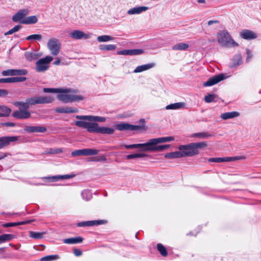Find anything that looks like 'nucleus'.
<instances>
[{
	"instance_id": "ddd939ff",
	"label": "nucleus",
	"mask_w": 261,
	"mask_h": 261,
	"mask_svg": "<svg viewBox=\"0 0 261 261\" xmlns=\"http://www.w3.org/2000/svg\"><path fill=\"white\" fill-rule=\"evenodd\" d=\"M69 36L71 38L76 40H80L82 39H87L91 37L90 34H86L84 32L79 30H73L72 32L70 33Z\"/></svg>"
},
{
	"instance_id": "9b49d317",
	"label": "nucleus",
	"mask_w": 261,
	"mask_h": 261,
	"mask_svg": "<svg viewBox=\"0 0 261 261\" xmlns=\"http://www.w3.org/2000/svg\"><path fill=\"white\" fill-rule=\"evenodd\" d=\"M170 147V145H150V141L146 143V148L144 149L146 151H161Z\"/></svg>"
},
{
	"instance_id": "412c9836",
	"label": "nucleus",
	"mask_w": 261,
	"mask_h": 261,
	"mask_svg": "<svg viewBox=\"0 0 261 261\" xmlns=\"http://www.w3.org/2000/svg\"><path fill=\"white\" fill-rule=\"evenodd\" d=\"M213 136V135L208 132L196 133L191 135V137L196 138L198 139H208Z\"/></svg>"
},
{
	"instance_id": "6e6d98bb",
	"label": "nucleus",
	"mask_w": 261,
	"mask_h": 261,
	"mask_svg": "<svg viewBox=\"0 0 261 261\" xmlns=\"http://www.w3.org/2000/svg\"><path fill=\"white\" fill-rule=\"evenodd\" d=\"M59 88H43V91L45 93H58Z\"/></svg>"
},
{
	"instance_id": "9d476101",
	"label": "nucleus",
	"mask_w": 261,
	"mask_h": 261,
	"mask_svg": "<svg viewBox=\"0 0 261 261\" xmlns=\"http://www.w3.org/2000/svg\"><path fill=\"white\" fill-rule=\"evenodd\" d=\"M75 118L80 119V121H85L90 122H105L106 120L103 117L92 115H76Z\"/></svg>"
},
{
	"instance_id": "4d7b16f0",
	"label": "nucleus",
	"mask_w": 261,
	"mask_h": 261,
	"mask_svg": "<svg viewBox=\"0 0 261 261\" xmlns=\"http://www.w3.org/2000/svg\"><path fill=\"white\" fill-rule=\"evenodd\" d=\"M208 161L210 162L221 163L224 162V158H210Z\"/></svg>"
},
{
	"instance_id": "58836bf2",
	"label": "nucleus",
	"mask_w": 261,
	"mask_h": 261,
	"mask_svg": "<svg viewBox=\"0 0 261 261\" xmlns=\"http://www.w3.org/2000/svg\"><path fill=\"white\" fill-rule=\"evenodd\" d=\"M99 48L101 50H113L116 49V46L113 44H101Z\"/></svg>"
},
{
	"instance_id": "1a4fd4ad",
	"label": "nucleus",
	"mask_w": 261,
	"mask_h": 261,
	"mask_svg": "<svg viewBox=\"0 0 261 261\" xmlns=\"http://www.w3.org/2000/svg\"><path fill=\"white\" fill-rule=\"evenodd\" d=\"M19 109L15 111L12 114L13 117L19 119H26L31 117V113L29 111V108H23L18 107Z\"/></svg>"
},
{
	"instance_id": "72a5a7b5",
	"label": "nucleus",
	"mask_w": 261,
	"mask_h": 261,
	"mask_svg": "<svg viewBox=\"0 0 261 261\" xmlns=\"http://www.w3.org/2000/svg\"><path fill=\"white\" fill-rule=\"evenodd\" d=\"M188 47L189 45L188 44L181 42L173 45L172 47V49L173 50H186Z\"/></svg>"
},
{
	"instance_id": "37998d69",
	"label": "nucleus",
	"mask_w": 261,
	"mask_h": 261,
	"mask_svg": "<svg viewBox=\"0 0 261 261\" xmlns=\"http://www.w3.org/2000/svg\"><path fill=\"white\" fill-rule=\"evenodd\" d=\"M193 143L196 151H199V149H202L207 146V143L206 142H200Z\"/></svg>"
},
{
	"instance_id": "052dcab7",
	"label": "nucleus",
	"mask_w": 261,
	"mask_h": 261,
	"mask_svg": "<svg viewBox=\"0 0 261 261\" xmlns=\"http://www.w3.org/2000/svg\"><path fill=\"white\" fill-rule=\"evenodd\" d=\"M130 49H125L121 51H118L117 52L118 55H130Z\"/></svg>"
},
{
	"instance_id": "c756f323",
	"label": "nucleus",
	"mask_w": 261,
	"mask_h": 261,
	"mask_svg": "<svg viewBox=\"0 0 261 261\" xmlns=\"http://www.w3.org/2000/svg\"><path fill=\"white\" fill-rule=\"evenodd\" d=\"M166 158L168 159H175V158H180L183 157L181 151H176L170 153H168L165 155Z\"/></svg>"
},
{
	"instance_id": "dca6fc26",
	"label": "nucleus",
	"mask_w": 261,
	"mask_h": 261,
	"mask_svg": "<svg viewBox=\"0 0 261 261\" xmlns=\"http://www.w3.org/2000/svg\"><path fill=\"white\" fill-rule=\"evenodd\" d=\"M24 130L29 133H44L47 130L46 127L42 125L25 126Z\"/></svg>"
},
{
	"instance_id": "79ce46f5",
	"label": "nucleus",
	"mask_w": 261,
	"mask_h": 261,
	"mask_svg": "<svg viewBox=\"0 0 261 261\" xmlns=\"http://www.w3.org/2000/svg\"><path fill=\"white\" fill-rule=\"evenodd\" d=\"M157 248L160 253L163 256L167 255V251L166 248L161 244H158L157 245Z\"/></svg>"
},
{
	"instance_id": "a19ab883",
	"label": "nucleus",
	"mask_w": 261,
	"mask_h": 261,
	"mask_svg": "<svg viewBox=\"0 0 261 261\" xmlns=\"http://www.w3.org/2000/svg\"><path fill=\"white\" fill-rule=\"evenodd\" d=\"M42 39V36L40 34H33L28 36L26 38L27 40H35V41H41Z\"/></svg>"
},
{
	"instance_id": "5701e85b",
	"label": "nucleus",
	"mask_w": 261,
	"mask_h": 261,
	"mask_svg": "<svg viewBox=\"0 0 261 261\" xmlns=\"http://www.w3.org/2000/svg\"><path fill=\"white\" fill-rule=\"evenodd\" d=\"M155 64L153 63H149L147 64H144L140 66H137L135 69L134 70V73H139L144 71H146L150 68H153Z\"/></svg>"
},
{
	"instance_id": "2f4dec72",
	"label": "nucleus",
	"mask_w": 261,
	"mask_h": 261,
	"mask_svg": "<svg viewBox=\"0 0 261 261\" xmlns=\"http://www.w3.org/2000/svg\"><path fill=\"white\" fill-rule=\"evenodd\" d=\"M124 147L126 149L141 148V151H146V150H144V149L146 148V143L131 145H125Z\"/></svg>"
},
{
	"instance_id": "603ef678",
	"label": "nucleus",
	"mask_w": 261,
	"mask_h": 261,
	"mask_svg": "<svg viewBox=\"0 0 261 261\" xmlns=\"http://www.w3.org/2000/svg\"><path fill=\"white\" fill-rule=\"evenodd\" d=\"M244 159V157L238 156H234V157H225L224 158V162H231V161H234L238 160H242Z\"/></svg>"
},
{
	"instance_id": "5fc2aeb1",
	"label": "nucleus",
	"mask_w": 261,
	"mask_h": 261,
	"mask_svg": "<svg viewBox=\"0 0 261 261\" xmlns=\"http://www.w3.org/2000/svg\"><path fill=\"white\" fill-rule=\"evenodd\" d=\"M14 78L7 77L0 79V83H14Z\"/></svg>"
},
{
	"instance_id": "e2e57ef3",
	"label": "nucleus",
	"mask_w": 261,
	"mask_h": 261,
	"mask_svg": "<svg viewBox=\"0 0 261 261\" xmlns=\"http://www.w3.org/2000/svg\"><path fill=\"white\" fill-rule=\"evenodd\" d=\"M247 53V57H246V61L248 62L252 57V54L250 50L247 49L246 50Z\"/></svg>"
},
{
	"instance_id": "de8ad7c7",
	"label": "nucleus",
	"mask_w": 261,
	"mask_h": 261,
	"mask_svg": "<svg viewBox=\"0 0 261 261\" xmlns=\"http://www.w3.org/2000/svg\"><path fill=\"white\" fill-rule=\"evenodd\" d=\"M146 156V154L144 153H135V154H128L126 155V158L128 160L129 159H133L135 158H143Z\"/></svg>"
},
{
	"instance_id": "7c9ffc66",
	"label": "nucleus",
	"mask_w": 261,
	"mask_h": 261,
	"mask_svg": "<svg viewBox=\"0 0 261 261\" xmlns=\"http://www.w3.org/2000/svg\"><path fill=\"white\" fill-rule=\"evenodd\" d=\"M0 112V117H8L11 112V109L6 106H2Z\"/></svg>"
},
{
	"instance_id": "13d9d810",
	"label": "nucleus",
	"mask_w": 261,
	"mask_h": 261,
	"mask_svg": "<svg viewBox=\"0 0 261 261\" xmlns=\"http://www.w3.org/2000/svg\"><path fill=\"white\" fill-rule=\"evenodd\" d=\"M73 156L84 155L83 149L76 150L71 153Z\"/></svg>"
},
{
	"instance_id": "f257e3e1",
	"label": "nucleus",
	"mask_w": 261,
	"mask_h": 261,
	"mask_svg": "<svg viewBox=\"0 0 261 261\" xmlns=\"http://www.w3.org/2000/svg\"><path fill=\"white\" fill-rule=\"evenodd\" d=\"M76 126L84 128L90 133H97L102 134L111 135L114 133V129L108 127L99 126L96 122H90L85 121H76Z\"/></svg>"
},
{
	"instance_id": "a211bd4d",
	"label": "nucleus",
	"mask_w": 261,
	"mask_h": 261,
	"mask_svg": "<svg viewBox=\"0 0 261 261\" xmlns=\"http://www.w3.org/2000/svg\"><path fill=\"white\" fill-rule=\"evenodd\" d=\"M174 140V137L170 136L166 137H161L158 138H154L150 139L149 141H150V145H157L159 143L170 142Z\"/></svg>"
},
{
	"instance_id": "cd10ccee",
	"label": "nucleus",
	"mask_w": 261,
	"mask_h": 261,
	"mask_svg": "<svg viewBox=\"0 0 261 261\" xmlns=\"http://www.w3.org/2000/svg\"><path fill=\"white\" fill-rule=\"evenodd\" d=\"M74 174H66L63 175H56L51 177H45L46 178L51 179L53 181H56L60 179H66L73 177Z\"/></svg>"
},
{
	"instance_id": "69168bd1",
	"label": "nucleus",
	"mask_w": 261,
	"mask_h": 261,
	"mask_svg": "<svg viewBox=\"0 0 261 261\" xmlns=\"http://www.w3.org/2000/svg\"><path fill=\"white\" fill-rule=\"evenodd\" d=\"M74 254L76 256H79L82 255V252L80 249H75L73 250Z\"/></svg>"
},
{
	"instance_id": "7ed1b4c3",
	"label": "nucleus",
	"mask_w": 261,
	"mask_h": 261,
	"mask_svg": "<svg viewBox=\"0 0 261 261\" xmlns=\"http://www.w3.org/2000/svg\"><path fill=\"white\" fill-rule=\"evenodd\" d=\"M76 92L75 90L70 89L59 88L57 98L64 103L83 100V96L76 95Z\"/></svg>"
},
{
	"instance_id": "2eb2a0df",
	"label": "nucleus",
	"mask_w": 261,
	"mask_h": 261,
	"mask_svg": "<svg viewBox=\"0 0 261 261\" xmlns=\"http://www.w3.org/2000/svg\"><path fill=\"white\" fill-rule=\"evenodd\" d=\"M18 137L8 136L0 137V149L8 146L10 142L18 140Z\"/></svg>"
},
{
	"instance_id": "b1692460",
	"label": "nucleus",
	"mask_w": 261,
	"mask_h": 261,
	"mask_svg": "<svg viewBox=\"0 0 261 261\" xmlns=\"http://www.w3.org/2000/svg\"><path fill=\"white\" fill-rule=\"evenodd\" d=\"M240 116V113L236 111L226 112L221 115V118L223 120H227L229 119L237 117Z\"/></svg>"
},
{
	"instance_id": "4468645a",
	"label": "nucleus",
	"mask_w": 261,
	"mask_h": 261,
	"mask_svg": "<svg viewBox=\"0 0 261 261\" xmlns=\"http://www.w3.org/2000/svg\"><path fill=\"white\" fill-rule=\"evenodd\" d=\"M29 13V11L27 9H20L13 16L12 19L14 22H18L21 23V21L23 20L25 16H27Z\"/></svg>"
},
{
	"instance_id": "680f3d73",
	"label": "nucleus",
	"mask_w": 261,
	"mask_h": 261,
	"mask_svg": "<svg viewBox=\"0 0 261 261\" xmlns=\"http://www.w3.org/2000/svg\"><path fill=\"white\" fill-rule=\"evenodd\" d=\"M9 92L8 90L3 89H0V97H5L7 96Z\"/></svg>"
},
{
	"instance_id": "473e14b6",
	"label": "nucleus",
	"mask_w": 261,
	"mask_h": 261,
	"mask_svg": "<svg viewBox=\"0 0 261 261\" xmlns=\"http://www.w3.org/2000/svg\"><path fill=\"white\" fill-rule=\"evenodd\" d=\"M46 231L43 232H34V231H30L29 236L33 239H40L43 237V236L46 234Z\"/></svg>"
},
{
	"instance_id": "0eeeda50",
	"label": "nucleus",
	"mask_w": 261,
	"mask_h": 261,
	"mask_svg": "<svg viewBox=\"0 0 261 261\" xmlns=\"http://www.w3.org/2000/svg\"><path fill=\"white\" fill-rule=\"evenodd\" d=\"M53 58L50 56L39 60L36 63V70L39 72L46 71L49 67V63L52 61Z\"/></svg>"
},
{
	"instance_id": "864d4df0",
	"label": "nucleus",
	"mask_w": 261,
	"mask_h": 261,
	"mask_svg": "<svg viewBox=\"0 0 261 261\" xmlns=\"http://www.w3.org/2000/svg\"><path fill=\"white\" fill-rule=\"evenodd\" d=\"M2 74L3 76H14V69L3 70Z\"/></svg>"
},
{
	"instance_id": "f03ea898",
	"label": "nucleus",
	"mask_w": 261,
	"mask_h": 261,
	"mask_svg": "<svg viewBox=\"0 0 261 261\" xmlns=\"http://www.w3.org/2000/svg\"><path fill=\"white\" fill-rule=\"evenodd\" d=\"M55 98L52 96H33L27 98L25 102L16 101L14 105L16 107H21L23 108H30V106L37 104H46L51 103Z\"/></svg>"
},
{
	"instance_id": "c85d7f7f",
	"label": "nucleus",
	"mask_w": 261,
	"mask_h": 261,
	"mask_svg": "<svg viewBox=\"0 0 261 261\" xmlns=\"http://www.w3.org/2000/svg\"><path fill=\"white\" fill-rule=\"evenodd\" d=\"M38 21V18L36 16H30L25 17L21 21L22 24H34Z\"/></svg>"
},
{
	"instance_id": "20e7f679",
	"label": "nucleus",
	"mask_w": 261,
	"mask_h": 261,
	"mask_svg": "<svg viewBox=\"0 0 261 261\" xmlns=\"http://www.w3.org/2000/svg\"><path fill=\"white\" fill-rule=\"evenodd\" d=\"M217 40L220 45L224 47H236L238 43L234 41L229 34L225 31L217 34Z\"/></svg>"
},
{
	"instance_id": "bb28decb",
	"label": "nucleus",
	"mask_w": 261,
	"mask_h": 261,
	"mask_svg": "<svg viewBox=\"0 0 261 261\" xmlns=\"http://www.w3.org/2000/svg\"><path fill=\"white\" fill-rule=\"evenodd\" d=\"M83 240V239L82 237H78L76 238H71L64 239L63 240V242L64 243L67 244H77L81 243Z\"/></svg>"
},
{
	"instance_id": "f8f14e48",
	"label": "nucleus",
	"mask_w": 261,
	"mask_h": 261,
	"mask_svg": "<svg viewBox=\"0 0 261 261\" xmlns=\"http://www.w3.org/2000/svg\"><path fill=\"white\" fill-rule=\"evenodd\" d=\"M225 76L223 74H219L216 75L210 78L206 82L204 83L203 86L204 87H208L213 86L219 82L225 79Z\"/></svg>"
},
{
	"instance_id": "423d86ee",
	"label": "nucleus",
	"mask_w": 261,
	"mask_h": 261,
	"mask_svg": "<svg viewBox=\"0 0 261 261\" xmlns=\"http://www.w3.org/2000/svg\"><path fill=\"white\" fill-rule=\"evenodd\" d=\"M179 150L181 151L183 157L192 156L199 154V151H196L193 143L187 145H180L178 147Z\"/></svg>"
},
{
	"instance_id": "aec40b11",
	"label": "nucleus",
	"mask_w": 261,
	"mask_h": 261,
	"mask_svg": "<svg viewBox=\"0 0 261 261\" xmlns=\"http://www.w3.org/2000/svg\"><path fill=\"white\" fill-rule=\"evenodd\" d=\"M103 220H92L88 221H83L79 222L77 224L79 227L91 226L94 225H98L103 223Z\"/></svg>"
},
{
	"instance_id": "3c124183",
	"label": "nucleus",
	"mask_w": 261,
	"mask_h": 261,
	"mask_svg": "<svg viewBox=\"0 0 261 261\" xmlns=\"http://www.w3.org/2000/svg\"><path fill=\"white\" fill-rule=\"evenodd\" d=\"M82 195L83 199L88 200L92 197L91 193L88 190H85L82 192Z\"/></svg>"
},
{
	"instance_id": "0e129e2a",
	"label": "nucleus",
	"mask_w": 261,
	"mask_h": 261,
	"mask_svg": "<svg viewBox=\"0 0 261 261\" xmlns=\"http://www.w3.org/2000/svg\"><path fill=\"white\" fill-rule=\"evenodd\" d=\"M2 126L14 127L15 126V124L13 122H4L1 123Z\"/></svg>"
},
{
	"instance_id": "a878e982",
	"label": "nucleus",
	"mask_w": 261,
	"mask_h": 261,
	"mask_svg": "<svg viewBox=\"0 0 261 261\" xmlns=\"http://www.w3.org/2000/svg\"><path fill=\"white\" fill-rule=\"evenodd\" d=\"M185 106V103L182 102H176L172 103L166 106V110H178L184 108Z\"/></svg>"
},
{
	"instance_id": "c03bdc74",
	"label": "nucleus",
	"mask_w": 261,
	"mask_h": 261,
	"mask_svg": "<svg viewBox=\"0 0 261 261\" xmlns=\"http://www.w3.org/2000/svg\"><path fill=\"white\" fill-rule=\"evenodd\" d=\"M27 70L24 69H14V76L15 75H25L28 74Z\"/></svg>"
},
{
	"instance_id": "6e6552de",
	"label": "nucleus",
	"mask_w": 261,
	"mask_h": 261,
	"mask_svg": "<svg viewBox=\"0 0 261 261\" xmlns=\"http://www.w3.org/2000/svg\"><path fill=\"white\" fill-rule=\"evenodd\" d=\"M47 47L53 55L57 56L59 53L61 44L57 39L51 38L48 41Z\"/></svg>"
},
{
	"instance_id": "39448f33",
	"label": "nucleus",
	"mask_w": 261,
	"mask_h": 261,
	"mask_svg": "<svg viewBox=\"0 0 261 261\" xmlns=\"http://www.w3.org/2000/svg\"><path fill=\"white\" fill-rule=\"evenodd\" d=\"M115 128L120 131L129 130L136 132L140 130H146L145 125H136L126 122H121L114 125Z\"/></svg>"
},
{
	"instance_id": "4be33fe9",
	"label": "nucleus",
	"mask_w": 261,
	"mask_h": 261,
	"mask_svg": "<svg viewBox=\"0 0 261 261\" xmlns=\"http://www.w3.org/2000/svg\"><path fill=\"white\" fill-rule=\"evenodd\" d=\"M242 63V56L240 54H238L233 56L232 59L231 63L229 67L230 68H234L240 65Z\"/></svg>"
},
{
	"instance_id": "ea45409f",
	"label": "nucleus",
	"mask_w": 261,
	"mask_h": 261,
	"mask_svg": "<svg viewBox=\"0 0 261 261\" xmlns=\"http://www.w3.org/2000/svg\"><path fill=\"white\" fill-rule=\"evenodd\" d=\"M59 258L58 255H49L44 256L40 259V261H52Z\"/></svg>"
},
{
	"instance_id": "4c0bfd02",
	"label": "nucleus",
	"mask_w": 261,
	"mask_h": 261,
	"mask_svg": "<svg viewBox=\"0 0 261 261\" xmlns=\"http://www.w3.org/2000/svg\"><path fill=\"white\" fill-rule=\"evenodd\" d=\"M84 156L95 155L98 154V150L95 149L86 148L83 149Z\"/></svg>"
},
{
	"instance_id": "393cba45",
	"label": "nucleus",
	"mask_w": 261,
	"mask_h": 261,
	"mask_svg": "<svg viewBox=\"0 0 261 261\" xmlns=\"http://www.w3.org/2000/svg\"><path fill=\"white\" fill-rule=\"evenodd\" d=\"M56 111L58 113H77L78 110L72 107L57 108Z\"/></svg>"
},
{
	"instance_id": "f3484780",
	"label": "nucleus",
	"mask_w": 261,
	"mask_h": 261,
	"mask_svg": "<svg viewBox=\"0 0 261 261\" xmlns=\"http://www.w3.org/2000/svg\"><path fill=\"white\" fill-rule=\"evenodd\" d=\"M240 36L244 39L252 40L256 39L257 35L252 31L249 30H243L240 33Z\"/></svg>"
},
{
	"instance_id": "bf43d9fd",
	"label": "nucleus",
	"mask_w": 261,
	"mask_h": 261,
	"mask_svg": "<svg viewBox=\"0 0 261 261\" xmlns=\"http://www.w3.org/2000/svg\"><path fill=\"white\" fill-rule=\"evenodd\" d=\"M13 78L14 83L22 82L27 80V78L24 76L13 77Z\"/></svg>"
},
{
	"instance_id": "f704fd0d",
	"label": "nucleus",
	"mask_w": 261,
	"mask_h": 261,
	"mask_svg": "<svg viewBox=\"0 0 261 261\" xmlns=\"http://www.w3.org/2000/svg\"><path fill=\"white\" fill-rule=\"evenodd\" d=\"M14 238V235L12 234H4L0 235V244L8 241H10Z\"/></svg>"
},
{
	"instance_id": "e433bc0d",
	"label": "nucleus",
	"mask_w": 261,
	"mask_h": 261,
	"mask_svg": "<svg viewBox=\"0 0 261 261\" xmlns=\"http://www.w3.org/2000/svg\"><path fill=\"white\" fill-rule=\"evenodd\" d=\"M114 39L113 37L109 35H102L99 36L97 38V40L99 42H105L112 41Z\"/></svg>"
},
{
	"instance_id": "a18cd8bd",
	"label": "nucleus",
	"mask_w": 261,
	"mask_h": 261,
	"mask_svg": "<svg viewBox=\"0 0 261 261\" xmlns=\"http://www.w3.org/2000/svg\"><path fill=\"white\" fill-rule=\"evenodd\" d=\"M217 95L214 94H209L204 97V100L207 103H210L215 101Z\"/></svg>"
},
{
	"instance_id": "c9c22d12",
	"label": "nucleus",
	"mask_w": 261,
	"mask_h": 261,
	"mask_svg": "<svg viewBox=\"0 0 261 261\" xmlns=\"http://www.w3.org/2000/svg\"><path fill=\"white\" fill-rule=\"evenodd\" d=\"M24 56L27 60L30 61L36 60L39 57L38 54L34 52H26Z\"/></svg>"
},
{
	"instance_id": "49530a36",
	"label": "nucleus",
	"mask_w": 261,
	"mask_h": 261,
	"mask_svg": "<svg viewBox=\"0 0 261 261\" xmlns=\"http://www.w3.org/2000/svg\"><path fill=\"white\" fill-rule=\"evenodd\" d=\"M21 28V26L20 25H16L14 28L8 31V32H6L5 33L4 35L5 36L12 34L15 32H18Z\"/></svg>"
},
{
	"instance_id": "6ab92c4d",
	"label": "nucleus",
	"mask_w": 261,
	"mask_h": 261,
	"mask_svg": "<svg viewBox=\"0 0 261 261\" xmlns=\"http://www.w3.org/2000/svg\"><path fill=\"white\" fill-rule=\"evenodd\" d=\"M149 8L146 6H139L134 7L129 10H128L127 12V13L128 15H135V14H139L141 13L145 12L148 10Z\"/></svg>"
},
{
	"instance_id": "8fccbe9b",
	"label": "nucleus",
	"mask_w": 261,
	"mask_h": 261,
	"mask_svg": "<svg viewBox=\"0 0 261 261\" xmlns=\"http://www.w3.org/2000/svg\"><path fill=\"white\" fill-rule=\"evenodd\" d=\"M129 53L130 56H134L143 54L144 53V51L142 49H130Z\"/></svg>"
},
{
	"instance_id": "774afa93",
	"label": "nucleus",
	"mask_w": 261,
	"mask_h": 261,
	"mask_svg": "<svg viewBox=\"0 0 261 261\" xmlns=\"http://www.w3.org/2000/svg\"><path fill=\"white\" fill-rule=\"evenodd\" d=\"M96 161H106V158L104 155H101L96 160Z\"/></svg>"
},
{
	"instance_id": "338daca9",
	"label": "nucleus",
	"mask_w": 261,
	"mask_h": 261,
	"mask_svg": "<svg viewBox=\"0 0 261 261\" xmlns=\"http://www.w3.org/2000/svg\"><path fill=\"white\" fill-rule=\"evenodd\" d=\"M219 23V21L217 20H210L207 22L208 25H211L213 24H218Z\"/></svg>"
},
{
	"instance_id": "09e8293b",
	"label": "nucleus",
	"mask_w": 261,
	"mask_h": 261,
	"mask_svg": "<svg viewBox=\"0 0 261 261\" xmlns=\"http://www.w3.org/2000/svg\"><path fill=\"white\" fill-rule=\"evenodd\" d=\"M25 222H20L17 223H5L3 225L4 227H14L19 225H23L26 224Z\"/></svg>"
}]
</instances>
